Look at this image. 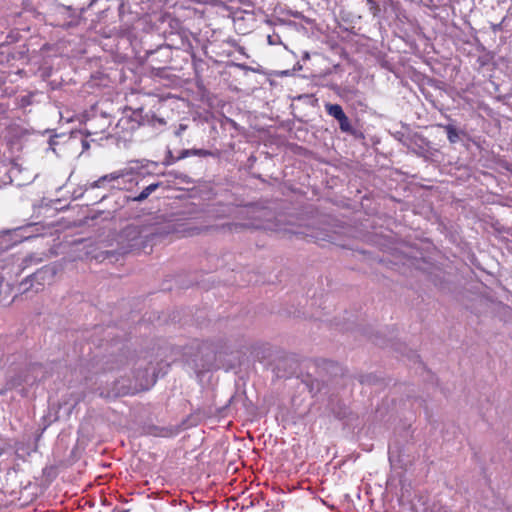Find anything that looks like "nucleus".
<instances>
[{
    "mask_svg": "<svg viewBox=\"0 0 512 512\" xmlns=\"http://www.w3.org/2000/svg\"><path fill=\"white\" fill-rule=\"evenodd\" d=\"M158 183H153L144 188L141 193L135 197L136 201H143L145 200L152 192H154L158 188Z\"/></svg>",
    "mask_w": 512,
    "mask_h": 512,
    "instance_id": "obj_6",
    "label": "nucleus"
},
{
    "mask_svg": "<svg viewBox=\"0 0 512 512\" xmlns=\"http://www.w3.org/2000/svg\"><path fill=\"white\" fill-rule=\"evenodd\" d=\"M340 129L344 132H350L352 130L350 121L346 115H344L341 119L338 120Z\"/></svg>",
    "mask_w": 512,
    "mask_h": 512,
    "instance_id": "obj_7",
    "label": "nucleus"
},
{
    "mask_svg": "<svg viewBox=\"0 0 512 512\" xmlns=\"http://www.w3.org/2000/svg\"><path fill=\"white\" fill-rule=\"evenodd\" d=\"M211 228V219L205 213H197L187 219H178L167 225L168 234L177 237H192L200 235Z\"/></svg>",
    "mask_w": 512,
    "mask_h": 512,
    "instance_id": "obj_2",
    "label": "nucleus"
},
{
    "mask_svg": "<svg viewBox=\"0 0 512 512\" xmlns=\"http://www.w3.org/2000/svg\"><path fill=\"white\" fill-rule=\"evenodd\" d=\"M186 128V125L180 124L178 130L175 132L176 136H181V134L186 130Z\"/></svg>",
    "mask_w": 512,
    "mask_h": 512,
    "instance_id": "obj_11",
    "label": "nucleus"
},
{
    "mask_svg": "<svg viewBox=\"0 0 512 512\" xmlns=\"http://www.w3.org/2000/svg\"><path fill=\"white\" fill-rule=\"evenodd\" d=\"M267 42L269 45H280L282 44L281 38L278 34L268 35Z\"/></svg>",
    "mask_w": 512,
    "mask_h": 512,
    "instance_id": "obj_8",
    "label": "nucleus"
},
{
    "mask_svg": "<svg viewBox=\"0 0 512 512\" xmlns=\"http://www.w3.org/2000/svg\"><path fill=\"white\" fill-rule=\"evenodd\" d=\"M107 370L116 375H102L100 382H106V387L99 388L100 396L106 398L118 397L127 394H134L138 391L149 389L155 382L149 371L132 360L116 359Z\"/></svg>",
    "mask_w": 512,
    "mask_h": 512,
    "instance_id": "obj_1",
    "label": "nucleus"
},
{
    "mask_svg": "<svg viewBox=\"0 0 512 512\" xmlns=\"http://www.w3.org/2000/svg\"><path fill=\"white\" fill-rule=\"evenodd\" d=\"M447 136H448L449 141L452 143L456 142L458 139V134H457L456 130L451 126L447 127Z\"/></svg>",
    "mask_w": 512,
    "mask_h": 512,
    "instance_id": "obj_9",
    "label": "nucleus"
},
{
    "mask_svg": "<svg viewBox=\"0 0 512 512\" xmlns=\"http://www.w3.org/2000/svg\"><path fill=\"white\" fill-rule=\"evenodd\" d=\"M325 107L327 113L334 117L337 121L345 115L342 107L338 104H326Z\"/></svg>",
    "mask_w": 512,
    "mask_h": 512,
    "instance_id": "obj_5",
    "label": "nucleus"
},
{
    "mask_svg": "<svg viewBox=\"0 0 512 512\" xmlns=\"http://www.w3.org/2000/svg\"><path fill=\"white\" fill-rule=\"evenodd\" d=\"M249 227H253V228H257V229H268L270 228L269 225L267 224H264V223H257V222H253L251 224H248Z\"/></svg>",
    "mask_w": 512,
    "mask_h": 512,
    "instance_id": "obj_10",
    "label": "nucleus"
},
{
    "mask_svg": "<svg viewBox=\"0 0 512 512\" xmlns=\"http://www.w3.org/2000/svg\"><path fill=\"white\" fill-rule=\"evenodd\" d=\"M55 143H56V142H55L54 138H51V139L49 140V146H50V149H51V150H53V151H55V149H54V145H55Z\"/></svg>",
    "mask_w": 512,
    "mask_h": 512,
    "instance_id": "obj_13",
    "label": "nucleus"
},
{
    "mask_svg": "<svg viewBox=\"0 0 512 512\" xmlns=\"http://www.w3.org/2000/svg\"><path fill=\"white\" fill-rule=\"evenodd\" d=\"M211 155L212 153L205 149H184L181 151L178 159H184L190 156L206 157Z\"/></svg>",
    "mask_w": 512,
    "mask_h": 512,
    "instance_id": "obj_4",
    "label": "nucleus"
},
{
    "mask_svg": "<svg viewBox=\"0 0 512 512\" xmlns=\"http://www.w3.org/2000/svg\"><path fill=\"white\" fill-rule=\"evenodd\" d=\"M132 174H133V168L126 167V168L120 169L118 171H114L110 174L100 177L98 180H96L91 185V187L98 188V187H102L105 182H113V183H116V184L112 185L113 188H120L121 185L119 183V180L122 178H125L126 176L132 175Z\"/></svg>",
    "mask_w": 512,
    "mask_h": 512,
    "instance_id": "obj_3",
    "label": "nucleus"
},
{
    "mask_svg": "<svg viewBox=\"0 0 512 512\" xmlns=\"http://www.w3.org/2000/svg\"><path fill=\"white\" fill-rule=\"evenodd\" d=\"M42 370V367L41 366H35L32 368V373L33 374H38L39 372H41Z\"/></svg>",
    "mask_w": 512,
    "mask_h": 512,
    "instance_id": "obj_12",
    "label": "nucleus"
}]
</instances>
